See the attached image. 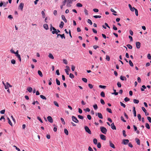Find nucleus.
I'll list each match as a JSON object with an SVG mask.
<instances>
[{"mask_svg": "<svg viewBox=\"0 0 151 151\" xmlns=\"http://www.w3.org/2000/svg\"><path fill=\"white\" fill-rule=\"evenodd\" d=\"M133 102L135 104H138L139 102V101L136 99H134Z\"/></svg>", "mask_w": 151, "mask_h": 151, "instance_id": "27", "label": "nucleus"}, {"mask_svg": "<svg viewBox=\"0 0 151 151\" xmlns=\"http://www.w3.org/2000/svg\"><path fill=\"white\" fill-rule=\"evenodd\" d=\"M43 27L46 30L48 29V25L47 24H44Z\"/></svg>", "mask_w": 151, "mask_h": 151, "instance_id": "21", "label": "nucleus"}, {"mask_svg": "<svg viewBox=\"0 0 151 151\" xmlns=\"http://www.w3.org/2000/svg\"><path fill=\"white\" fill-rule=\"evenodd\" d=\"M69 77L71 78H73L74 77L73 75L71 73H70Z\"/></svg>", "mask_w": 151, "mask_h": 151, "instance_id": "48", "label": "nucleus"}, {"mask_svg": "<svg viewBox=\"0 0 151 151\" xmlns=\"http://www.w3.org/2000/svg\"><path fill=\"white\" fill-rule=\"evenodd\" d=\"M7 119L8 120V122L9 124L12 126V122H11L10 119L9 117L7 118Z\"/></svg>", "mask_w": 151, "mask_h": 151, "instance_id": "23", "label": "nucleus"}, {"mask_svg": "<svg viewBox=\"0 0 151 151\" xmlns=\"http://www.w3.org/2000/svg\"><path fill=\"white\" fill-rule=\"evenodd\" d=\"M106 59L108 61H109L110 60V58L109 56V55H106Z\"/></svg>", "mask_w": 151, "mask_h": 151, "instance_id": "53", "label": "nucleus"}, {"mask_svg": "<svg viewBox=\"0 0 151 151\" xmlns=\"http://www.w3.org/2000/svg\"><path fill=\"white\" fill-rule=\"evenodd\" d=\"M120 78L121 80L122 81H126L127 80V78L125 77L124 76H121L120 77Z\"/></svg>", "mask_w": 151, "mask_h": 151, "instance_id": "16", "label": "nucleus"}, {"mask_svg": "<svg viewBox=\"0 0 151 151\" xmlns=\"http://www.w3.org/2000/svg\"><path fill=\"white\" fill-rule=\"evenodd\" d=\"M93 142L95 145H96L97 143V140L96 139H94L93 140Z\"/></svg>", "mask_w": 151, "mask_h": 151, "instance_id": "36", "label": "nucleus"}, {"mask_svg": "<svg viewBox=\"0 0 151 151\" xmlns=\"http://www.w3.org/2000/svg\"><path fill=\"white\" fill-rule=\"evenodd\" d=\"M129 142V140L128 139H124L123 140V143L124 145H127Z\"/></svg>", "mask_w": 151, "mask_h": 151, "instance_id": "9", "label": "nucleus"}, {"mask_svg": "<svg viewBox=\"0 0 151 151\" xmlns=\"http://www.w3.org/2000/svg\"><path fill=\"white\" fill-rule=\"evenodd\" d=\"M57 37H58L59 36H60V37L62 38V39H65V36L64 35V34H63L62 35L59 34H57Z\"/></svg>", "mask_w": 151, "mask_h": 151, "instance_id": "7", "label": "nucleus"}, {"mask_svg": "<svg viewBox=\"0 0 151 151\" xmlns=\"http://www.w3.org/2000/svg\"><path fill=\"white\" fill-rule=\"evenodd\" d=\"M63 63H64L65 64L67 65L68 64V61L66 60L63 59Z\"/></svg>", "mask_w": 151, "mask_h": 151, "instance_id": "58", "label": "nucleus"}, {"mask_svg": "<svg viewBox=\"0 0 151 151\" xmlns=\"http://www.w3.org/2000/svg\"><path fill=\"white\" fill-rule=\"evenodd\" d=\"M106 110L109 112L110 113H112L111 110V109L107 108L106 109Z\"/></svg>", "mask_w": 151, "mask_h": 151, "instance_id": "35", "label": "nucleus"}, {"mask_svg": "<svg viewBox=\"0 0 151 151\" xmlns=\"http://www.w3.org/2000/svg\"><path fill=\"white\" fill-rule=\"evenodd\" d=\"M38 75L41 77H42L43 75L41 71L40 70L38 71Z\"/></svg>", "mask_w": 151, "mask_h": 151, "instance_id": "20", "label": "nucleus"}, {"mask_svg": "<svg viewBox=\"0 0 151 151\" xmlns=\"http://www.w3.org/2000/svg\"><path fill=\"white\" fill-rule=\"evenodd\" d=\"M82 81L85 83H86L87 81V80L85 78H82Z\"/></svg>", "mask_w": 151, "mask_h": 151, "instance_id": "49", "label": "nucleus"}, {"mask_svg": "<svg viewBox=\"0 0 151 151\" xmlns=\"http://www.w3.org/2000/svg\"><path fill=\"white\" fill-rule=\"evenodd\" d=\"M101 139L103 140H106V136L103 134H101L100 135Z\"/></svg>", "mask_w": 151, "mask_h": 151, "instance_id": "8", "label": "nucleus"}, {"mask_svg": "<svg viewBox=\"0 0 151 151\" xmlns=\"http://www.w3.org/2000/svg\"><path fill=\"white\" fill-rule=\"evenodd\" d=\"M111 128L113 129L116 130V128L115 126L114 125V123H113L111 125Z\"/></svg>", "mask_w": 151, "mask_h": 151, "instance_id": "13", "label": "nucleus"}, {"mask_svg": "<svg viewBox=\"0 0 151 151\" xmlns=\"http://www.w3.org/2000/svg\"><path fill=\"white\" fill-rule=\"evenodd\" d=\"M100 129L102 133L104 134H106L107 130L105 127H100Z\"/></svg>", "mask_w": 151, "mask_h": 151, "instance_id": "2", "label": "nucleus"}, {"mask_svg": "<svg viewBox=\"0 0 151 151\" xmlns=\"http://www.w3.org/2000/svg\"><path fill=\"white\" fill-rule=\"evenodd\" d=\"M120 104L122 106H123L124 108H125L126 107L125 105L124 104L122 103V102H120Z\"/></svg>", "mask_w": 151, "mask_h": 151, "instance_id": "45", "label": "nucleus"}, {"mask_svg": "<svg viewBox=\"0 0 151 151\" xmlns=\"http://www.w3.org/2000/svg\"><path fill=\"white\" fill-rule=\"evenodd\" d=\"M3 84L5 86V88L6 89H8L9 88V86H8V85H7V83H8L7 82L6 83V85H5L4 83V82H3Z\"/></svg>", "mask_w": 151, "mask_h": 151, "instance_id": "28", "label": "nucleus"}, {"mask_svg": "<svg viewBox=\"0 0 151 151\" xmlns=\"http://www.w3.org/2000/svg\"><path fill=\"white\" fill-rule=\"evenodd\" d=\"M109 143L110 146L113 148H115V147L114 144L113 143H112L111 141L109 142Z\"/></svg>", "mask_w": 151, "mask_h": 151, "instance_id": "22", "label": "nucleus"}, {"mask_svg": "<svg viewBox=\"0 0 151 151\" xmlns=\"http://www.w3.org/2000/svg\"><path fill=\"white\" fill-rule=\"evenodd\" d=\"M24 4L22 3H21L19 4V8L21 9L22 11L23 10V9L24 7Z\"/></svg>", "mask_w": 151, "mask_h": 151, "instance_id": "10", "label": "nucleus"}, {"mask_svg": "<svg viewBox=\"0 0 151 151\" xmlns=\"http://www.w3.org/2000/svg\"><path fill=\"white\" fill-rule=\"evenodd\" d=\"M99 87H100V88H104V89L105 88H106V86H102V85H99Z\"/></svg>", "mask_w": 151, "mask_h": 151, "instance_id": "43", "label": "nucleus"}, {"mask_svg": "<svg viewBox=\"0 0 151 151\" xmlns=\"http://www.w3.org/2000/svg\"><path fill=\"white\" fill-rule=\"evenodd\" d=\"M72 120L75 123H78V120L75 116H73L72 117Z\"/></svg>", "mask_w": 151, "mask_h": 151, "instance_id": "4", "label": "nucleus"}, {"mask_svg": "<svg viewBox=\"0 0 151 151\" xmlns=\"http://www.w3.org/2000/svg\"><path fill=\"white\" fill-rule=\"evenodd\" d=\"M47 119L49 121V122H50V123L53 122V119L51 116H48L47 117Z\"/></svg>", "mask_w": 151, "mask_h": 151, "instance_id": "5", "label": "nucleus"}, {"mask_svg": "<svg viewBox=\"0 0 151 151\" xmlns=\"http://www.w3.org/2000/svg\"><path fill=\"white\" fill-rule=\"evenodd\" d=\"M117 86L119 88H120L121 87V83L119 82H118L117 83Z\"/></svg>", "mask_w": 151, "mask_h": 151, "instance_id": "41", "label": "nucleus"}, {"mask_svg": "<svg viewBox=\"0 0 151 151\" xmlns=\"http://www.w3.org/2000/svg\"><path fill=\"white\" fill-rule=\"evenodd\" d=\"M113 91H114V93H112V94H114L115 95H118V92H116V90L115 89H113Z\"/></svg>", "mask_w": 151, "mask_h": 151, "instance_id": "32", "label": "nucleus"}, {"mask_svg": "<svg viewBox=\"0 0 151 151\" xmlns=\"http://www.w3.org/2000/svg\"><path fill=\"white\" fill-rule=\"evenodd\" d=\"M41 13H42L43 18H44L45 17V14L44 11H42Z\"/></svg>", "mask_w": 151, "mask_h": 151, "instance_id": "56", "label": "nucleus"}, {"mask_svg": "<svg viewBox=\"0 0 151 151\" xmlns=\"http://www.w3.org/2000/svg\"><path fill=\"white\" fill-rule=\"evenodd\" d=\"M124 100L125 102H127L129 100V99L127 97L125 98Z\"/></svg>", "mask_w": 151, "mask_h": 151, "instance_id": "50", "label": "nucleus"}, {"mask_svg": "<svg viewBox=\"0 0 151 151\" xmlns=\"http://www.w3.org/2000/svg\"><path fill=\"white\" fill-rule=\"evenodd\" d=\"M85 129L86 131L89 134H91V130L87 126H85Z\"/></svg>", "mask_w": 151, "mask_h": 151, "instance_id": "3", "label": "nucleus"}, {"mask_svg": "<svg viewBox=\"0 0 151 151\" xmlns=\"http://www.w3.org/2000/svg\"><path fill=\"white\" fill-rule=\"evenodd\" d=\"M64 25V22L62 21L61 22L60 24L59 25L60 27L61 28H62L63 27Z\"/></svg>", "mask_w": 151, "mask_h": 151, "instance_id": "19", "label": "nucleus"}, {"mask_svg": "<svg viewBox=\"0 0 151 151\" xmlns=\"http://www.w3.org/2000/svg\"><path fill=\"white\" fill-rule=\"evenodd\" d=\"M93 17L96 19L97 18H100L101 17V16L100 15H94L93 16Z\"/></svg>", "mask_w": 151, "mask_h": 151, "instance_id": "40", "label": "nucleus"}, {"mask_svg": "<svg viewBox=\"0 0 151 151\" xmlns=\"http://www.w3.org/2000/svg\"><path fill=\"white\" fill-rule=\"evenodd\" d=\"M50 31H52V34H56L57 35L58 34V32L57 31V29L54 27L52 26L51 24V27L50 28Z\"/></svg>", "mask_w": 151, "mask_h": 151, "instance_id": "1", "label": "nucleus"}, {"mask_svg": "<svg viewBox=\"0 0 151 151\" xmlns=\"http://www.w3.org/2000/svg\"><path fill=\"white\" fill-rule=\"evenodd\" d=\"M147 58L150 60H151V56L150 54H148L147 55Z\"/></svg>", "mask_w": 151, "mask_h": 151, "instance_id": "62", "label": "nucleus"}, {"mask_svg": "<svg viewBox=\"0 0 151 151\" xmlns=\"http://www.w3.org/2000/svg\"><path fill=\"white\" fill-rule=\"evenodd\" d=\"M54 104V105L58 107H59V104L57 101H54L53 102Z\"/></svg>", "mask_w": 151, "mask_h": 151, "instance_id": "33", "label": "nucleus"}, {"mask_svg": "<svg viewBox=\"0 0 151 151\" xmlns=\"http://www.w3.org/2000/svg\"><path fill=\"white\" fill-rule=\"evenodd\" d=\"M137 117L139 121H140L141 120V117L140 114H137Z\"/></svg>", "mask_w": 151, "mask_h": 151, "instance_id": "38", "label": "nucleus"}, {"mask_svg": "<svg viewBox=\"0 0 151 151\" xmlns=\"http://www.w3.org/2000/svg\"><path fill=\"white\" fill-rule=\"evenodd\" d=\"M129 65H130V66L132 67L133 66V64L132 63V61H131V60H130L129 61Z\"/></svg>", "mask_w": 151, "mask_h": 151, "instance_id": "44", "label": "nucleus"}, {"mask_svg": "<svg viewBox=\"0 0 151 151\" xmlns=\"http://www.w3.org/2000/svg\"><path fill=\"white\" fill-rule=\"evenodd\" d=\"M84 12L85 14L86 15H88V11L87 9H84Z\"/></svg>", "mask_w": 151, "mask_h": 151, "instance_id": "59", "label": "nucleus"}, {"mask_svg": "<svg viewBox=\"0 0 151 151\" xmlns=\"http://www.w3.org/2000/svg\"><path fill=\"white\" fill-rule=\"evenodd\" d=\"M40 96L41 98H42V99L46 100V98L43 95H41Z\"/></svg>", "mask_w": 151, "mask_h": 151, "instance_id": "47", "label": "nucleus"}, {"mask_svg": "<svg viewBox=\"0 0 151 151\" xmlns=\"http://www.w3.org/2000/svg\"><path fill=\"white\" fill-rule=\"evenodd\" d=\"M27 90L29 92H31L32 91V89L31 87H28L27 89Z\"/></svg>", "mask_w": 151, "mask_h": 151, "instance_id": "18", "label": "nucleus"}, {"mask_svg": "<svg viewBox=\"0 0 151 151\" xmlns=\"http://www.w3.org/2000/svg\"><path fill=\"white\" fill-rule=\"evenodd\" d=\"M133 8L134 9L135 11V13L136 15L137 16L138 15V11L137 10L135 9V8L133 7Z\"/></svg>", "mask_w": 151, "mask_h": 151, "instance_id": "25", "label": "nucleus"}, {"mask_svg": "<svg viewBox=\"0 0 151 151\" xmlns=\"http://www.w3.org/2000/svg\"><path fill=\"white\" fill-rule=\"evenodd\" d=\"M93 107L95 110H96L98 109V106L96 104H95L93 106Z\"/></svg>", "mask_w": 151, "mask_h": 151, "instance_id": "51", "label": "nucleus"}, {"mask_svg": "<svg viewBox=\"0 0 151 151\" xmlns=\"http://www.w3.org/2000/svg\"><path fill=\"white\" fill-rule=\"evenodd\" d=\"M37 119L42 123H43V122L39 116L37 117Z\"/></svg>", "mask_w": 151, "mask_h": 151, "instance_id": "61", "label": "nucleus"}, {"mask_svg": "<svg viewBox=\"0 0 151 151\" xmlns=\"http://www.w3.org/2000/svg\"><path fill=\"white\" fill-rule=\"evenodd\" d=\"M97 147L98 148H100L101 147V145L100 143V142H99L97 145Z\"/></svg>", "mask_w": 151, "mask_h": 151, "instance_id": "63", "label": "nucleus"}, {"mask_svg": "<svg viewBox=\"0 0 151 151\" xmlns=\"http://www.w3.org/2000/svg\"><path fill=\"white\" fill-rule=\"evenodd\" d=\"M128 6L130 9V10L132 12H134V10L133 8V7L132 8L131 5L130 4H129Z\"/></svg>", "mask_w": 151, "mask_h": 151, "instance_id": "14", "label": "nucleus"}, {"mask_svg": "<svg viewBox=\"0 0 151 151\" xmlns=\"http://www.w3.org/2000/svg\"><path fill=\"white\" fill-rule=\"evenodd\" d=\"M136 47L137 49H139L140 47V43L139 42H137L136 43Z\"/></svg>", "mask_w": 151, "mask_h": 151, "instance_id": "6", "label": "nucleus"}, {"mask_svg": "<svg viewBox=\"0 0 151 151\" xmlns=\"http://www.w3.org/2000/svg\"><path fill=\"white\" fill-rule=\"evenodd\" d=\"M50 58L52 59H53L54 58V57L53 56V55L51 53H50L48 56Z\"/></svg>", "mask_w": 151, "mask_h": 151, "instance_id": "34", "label": "nucleus"}, {"mask_svg": "<svg viewBox=\"0 0 151 151\" xmlns=\"http://www.w3.org/2000/svg\"><path fill=\"white\" fill-rule=\"evenodd\" d=\"M97 115L98 116V117L101 119H102L103 118V116L100 113H97Z\"/></svg>", "mask_w": 151, "mask_h": 151, "instance_id": "12", "label": "nucleus"}, {"mask_svg": "<svg viewBox=\"0 0 151 151\" xmlns=\"http://www.w3.org/2000/svg\"><path fill=\"white\" fill-rule=\"evenodd\" d=\"M64 132L65 134L66 135H68V132L67 129H64Z\"/></svg>", "mask_w": 151, "mask_h": 151, "instance_id": "37", "label": "nucleus"}, {"mask_svg": "<svg viewBox=\"0 0 151 151\" xmlns=\"http://www.w3.org/2000/svg\"><path fill=\"white\" fill-rule=\"evenodd\" d=\"M121 120L123 121L124 122H126V121L124 119V117H123V116H121Z\"/></svg>", "mask_w": 151, "mask_h": 151, "instance_id": "60", "label": "nucleus"}, {"mask_svg": "<svg viewBox=\"0 0 151 151\" xmlns=\"http://www.w3.org/2000/svg\"><path fill=\"white\" fill-rule=\"evenodd\" d=\"M135 141H136V142L137 143V144L138 145H140V141L139 139L138 138H136L135 139Z\"/></svg>", "mask_w": 151, "mask_h": 151, "instance_id": "15", "label": "nucleus"}, {"mask_svg": "<svg viewBox=\"0 0 151 151\" xmlns=\"http://www.w3.org/2000/svg\"><path fill=\"white\" fill-rule=\"evenodd\" d=\"M21 106L24 109V110L25 111L26 110V108L25 106V105L24 104H22L21 105Z\"/></svg>", "mask_w": 151, "mask_h": 151, "instance_id": "26", "label": "nucleus"}, {"mask_svg": "<svg viewBox=\"0 0 151 151\" xmlns=\"http://www.w3.org/2000/svg\"><path fill=\"white\" fill-rule=\"evenodd\" d=\"M75 67L74 65H71V70L72 71H74L75 69Z\"/></svg>", "mask_w": 151, "mask_h": 151, "instance_id": "55", "label": "nucleus"}, {"mask_svg": "<svg viewBox=\"0 0 151 151\" xmlns=\"http://www.w3.org/2000/svg\"><path fill=\"white\" fill-rule=\"evenodd\" d=\"M100 95L102 97H105V93H104V92L103 91H102L101 93H100Z\"/></svg>", "mask_w": 151, "mask_h": 151, "instance_id": "30", "label": "nucleus"}, {"mask_svg": "<svg viewBox=\"0 0 151 151\" xmlns=\"http://www.w3.org/2000/svg\"><path fill=\"white\" fill-rule=\"evenodd\" d=\"M145 127L148 129H149L150 128L149 125L147 123L145 124Z\"/></svg>", "mask_w": 151, "mask_h": 151, "instance_id": "39", "label": "nucleus"}, {"mask_svg": "<svg viewBox=\"0 0 151 151\" xmlns=\"http://www.w3.org/2000/svg\"><path fill=\"white\" fill-rule=\"evenodd\" d=\"M100 102H101V103L103 105H104L105 104V102H104V100L103 99H101Z\"/></svg>", "mask_w": 151, "mask_h": 151, "instance_id": "54", "label": "nucleus"}, {"mask_svg": "<svg viewBox=\"0 0 151 151\" xmlns=\"http://www.w3.org/2000/svg\"><path fill=\"white\" fill-rule=\"evenodd\" d=\"M147 119L150 123H151V118L150 116H147Z\"/></svg>", "mask_w": 151, "mask_h": 151, "instance_id": "64", "label": "nucleus"}, {"mask_svg": "<svg viewBox=\"0 0 151 151\" xmlns=\"http://www.w3.org/2000/svg\"><path fill=\"white\" fill-rule=\"evenodd\" d=\"M87 22L88 23H89L91 25L92 24V22L91 21L90 19H88Z\"/></svg>", "mask_w": 151, "mask_h": 151, "instance_id": "52", "label": "nucleus"}, {"mask_svg": "<svg viewBox=\"0 0 151 151\" xmlns=\"http://www.w3.org/2000/svg\"><path fill=\"white\" fill-rule=\"evenodd\" d=\"M11 63L13 64H14L15 63H16V61H15V60L14 59H12L11 60Z\"/></svg>", "mask_w": 151, "mask_h": 151, "instance_id": "57", "label": "nucleus"}, {"mask_svg": "<svg viewBox=\"0 0 151 151\" xmlns=\"http://www.w3.org/2000/svg\"><path fill=\"white\" fill-rule=\"evenodd\" d=\"M16 56L17 57V58H18L20 62H21V58L20 55L19 54H17V55H16Z\"/></svg>", "mask_w": 151, "mask_h": 151, "instance_id": "24", "label": "nucleus"}, {"mask_svg": "<svg viewBox=\"0 0 151 151\" xmlns=\"http://www.w3.org/2000/svg\"><path fill=\"white\" fill-rule=\"evenodd\" d=\"M76 6L78 7H81L82 6V5L80 3H78L77 4Z\"/></svg>", "mask_w": 151, "mask_h": 151, "instance_id": "29", "label": "nucleus"}, {"mask_svg": "<svg viewBox=\"0 0 151 151\" xmlns=\"http://www.w3.org/2000/svg\"><path fill=\"white\" fill-rule=\"evenodd\" d=\"M133 111L134 114V116L135 117L136 116V112L135 110V108L134 107H133Z\"/></svg>", "mask_w": 151, "mask_h": 151, "instance_id": "17", "label": "nucleus"}, {"mask_svg": "<svg viewBox=\"0 0 151 151\" xmlns=\"http://www.w3.org/2000/svg\"><path fill=\"white\" fill-rule=\"evenodd\" d=\"M61 18L64 21V22L66 23L67 22V19H66L65 16L63 15H62L61 16Z\"/></svg>", "mask_w": 151, "mask_h": 151, "instance_id": "11", "label": "nucleus"}, {"mask_svg": "<svg viewBox=\"0 0 151 151\" xmlns=\"http://www.w3.org/2000/svg\"><path fill=\"white\" fill-rule=\"evenodd\" d=\"M127 46L129 49H132V46L130 44L127 45Z\"/></svg>", "mask_w": 151, "mask_h": 151, "instance_id": "42", "label": "nucleus"}, {"mask_svg": "<svg viewBox=\"0 0 151 151\" xmlns=\"http://www.w3.org/2000/svg\"><path fill=\"white\" fill-rule=\"evenodd\" d=\"M56 82L57 84L58 85H60V82L59 80H58V78H56Z\"/></svg>", "mask_w": 151, "mask_h": 151, "instance_id": "31", "label": "nucleus"}, {"mask_svg": "<svg viewBox=\"0 0 151 151\" xmlns=\"http://www.w3.org/2000/svg\"><path fill=\"white\" fill-rule=\"evenodd\" d=\"M60 119L62 122L63 124L64 125H65V123L64 120V119L62 118H60Z\"/></svg>", "mask_w": 151, "mask_h": 151, "instance_id": "46", "label": "nucleus"}]
</instances>
